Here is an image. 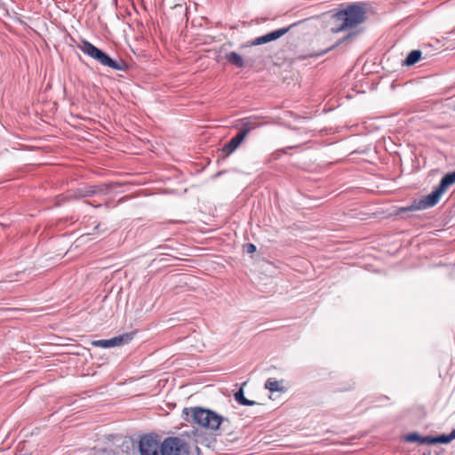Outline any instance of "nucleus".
Instances as JSON below:
<instances>
[{"label": "nucleus", "mask_w": 455, "mask_h": 455, "mask_svg": "<svg viewBox=\"0 0 455 455\" xmlns=\"http://www.w3.org/2000/svg\"><path fill=\"white\" fill-rule=\"evenodd\" d=\"M333 27L331 28L332 33H339L347 29L355 28L365 20V12L363 7L351 4L347 8L334 13L331 16Z\"/></svg>", "instance_id": "nucleus-1"}, {"label": "nucleus", "mask_w": 455, "mask_h": 455, "mask_svg": "<svg viewBox=\"0 0 455 455\" xmlns=\"http://www.w3.org/2000/svg\"><path fill=\"white\" fill-rule=\"evenodd\" d=\"M183 413L188 421L210 430H217L221 424L229 422L228 419L202 407L185 408Z\"/></svg>", "instance_id": "nucleus-2"}, {"label": "nucleus", "mask_w": 455, "mask_h": 455, "mask_svg": "<svg viewBox=\"0 0 455 455\" xmlns=\"http://www.w3.org/2000/svg\"><path fill=\"white\" fill-rule=\"evenodd\" d=\"M77 48L80 49L84 54L97 60L103 66L108 67L115 70L124 71L127 68V64L123 60H116L110 58L106 52L94 46L89 41L82 39L77 44Z\"/></svg>", "instance_id": "nucleus-3"}, {"label": "nucleus", "mask_w": 455, "mask_h": 455, "mask_svg": "<svg viewBox=\"0 0 455 455\" xmlns=\"http://www.w3.org/2000/svg\"><path fill=\"white\" fill-rule=\"evenodd\" d=\"M443 193L444 191L437 187L430 194L415 200L411 205L401 208L400 212H412L431 208L438 204Z\"/></svg>", "instance_id": "nucleus-4"}, {"label": "nucleus", "mask_w": 455, "mask_h": 455, "mask_svg": "<svg viewBox=\"0 0 455 455\" xmlns=\"http://www.w3.org/2000/svg\"><path fill=\"white\" fill-rule=\"evenodd\" d=\"M161 455H189L188 445L179 437H167L161 443Z\"/></svg>", "instance_id": "nucleus-5"}, {"label": "nucleus", "mask_w": 455, "mask_h": 455, "mask_svg": "<svg viewBox=\"0 0 455 455\" xmlns=\"http://www.w3.org/2000/svg\"><path fill=\"white\" fill-rule=\"evenodd\" d=\"M259 58L260 55L257 54L255 51H251L250 54L243 53V56L235 52H230L225 56V59L229 64L239 68L246 66L252 67Z\"/></svg>", "instance_id": "nucleus-6"}, {"label": "nucleus", "mask_w": 455, "mask_h": 455, "mask_svg": "<svg viewBox=\"0 0 455 455\" xmlns=\"http://www.w3.org/2000/svg\"><path fill=\"white\" fill-rule=\"evenodd\" d=\"M140 455H161V443L157 435H147L140 440Z\"/></svg>", "instance_id": "nucleus-7"}, {"label": "nucleus", "mask_w": 455, "mask_h": 455, "mask_svg": "<svg viewBox=\"0 0 455 455\" xmlns=\"http://www.w3.org/2000/svg\"><path fill=\"white\" fill-rule=\"evenodd\" d=\"M295 24H293V26ZM291 27H292V25H291ZM290 28H291V26L287 27V28H282L277 30L267 33L264 36H259V37L255 38L253 41H251L246 44H242L240 46V49L245 50L246 48H249L251 46L260 45V44H264L269 43L271 41L276 40V39L280 38L281 36H283V35H285L290 30Z\"/></svg>", "instance_id": "nucleus-8"}, {"label": "nucleus", "mask_w": 455, "mask_h": 455, "mask_svg": "<svg viewBox=\"0 0 455 455\" xmlns=\"http://www.w3.org/2000/svg\"><path fill=\"white\" fill-rule=\"evenodd\" d=\"M133 338L132 333H124L109 339H98L92 342L94 347L109 348L129 343Z\"/></svg>", "instance_id": "nucleus-9"}, {"label": "nucleus", "mask_w": 455, "mask_h": 455, "mask_svg": "<svg viewBox=\"0 0 455 455\" xmlns=\"http://www.w3.org/2000/svg\"><path fill=\"white\" fill-rule=\"evenodd\" d=\"M260 126V123L258 121V117L256 116H249L239 119L237 124L235 125V128L239 129V135H242V138L244 140L246 136L252 130Z\"/></svg>", "instance_id": "nucleus-10"}, {"label": "nucleus", "mask_w": 455, "mask_h": 455, "mask_svg": "<svg viewBox=\"0 0 455 455\" xmlns=\"http://www.w3.org/2000/svg\"><path fill=\"white\" fill-rule=\"evenodd\" d=\"M243 141V139L242 138V135H239L237 133L228 143H226L224 145L222 150L226 155H230L240 146V144Z\"/></svg>", "instance_id": "nucleus-11"}, {"label": "nucleus", "mask_w": 455, "mask_h": 455, "mask_svg": "<svg viewBox=\"0 0 455 455\" xmlns=\"http://www.w3.org/2000/svg\"><path fill=\"white\" fill-rule=\"evenodd\" d=\"M430 436H421L418 433H411L404 436V440L409 443H418L419 444H429Z\"/></svg>", "instance_id": "nucleus-12"}, {"label": "nucleus", "mask_w": 455, "mask_h": 455, "mask_svg": "<svg viewBox=\"0 0 455 455\" xmlns=\"http://www.w3.org/2000/svg\"><path fill=\"white\" fill-rule=\"evenodd\" d=\"M455 183V171L452 172L446 173L441 180L438 187L442 188L443 191H446L448 188Z\"/></svg>", "instance_id": "nucleus-13"}, {"label": "nucleus", "mask_w": 455, "mask_h": 455, "mask_svg": "<svg viewBox=\"0 0 455 455\" xmlns=\"http://www.w3.org/2000/svg\"><path fill=\"white\" fill-rule=\"evenodd\" d=\"M422 52L419 50L411 51L406 57L403 64L406 66H412L421 59Z\"/></svg>", "instance_id": "nucleus-14"}, {"label": "nucleus", "mask_w": 455, "mask_h": 455, "mask_svg": "<svg viewBox=\"0 0 455 455\" xmlns=\"http://www.w3.org/2000/svg\"><path fill=\"white\" fill-rule=\"evenodd\" d=\"M235 400L242 405L251 406L257 404L255 401H251L244 397L243 387H241L237 392H235Z\"/></svg>", "instance_id": "nucleus-15"}, {"label": "nucleus", "mask_w": 455, "mask_h": 455, "mask_svg": "<svg viewBox=\"0 0 455 455\" xmlns=\"http://www.w3.org/2000/svg\"><path fill=\"white\" fill-rule=\"evenodd\" d=\"M265 387L268 389L270 392H277L283 391V387H282V383L274 379H267L265 383Z\"/></svg>", "instance_id": "nucleus-16"}, {"label": "nucleus", "mask_w": 455, "mask_h": 455, "mask_svg": "<svg viewBox=\"0 0 455 455\" xmlns=\"http://www.w3.org/2000/svg\"><path fill=\"white\" fill-rule=\"evenodd\" d=\"M451 441L449 435H439L435 437L430 436L429 444H436V443H449Z\"/></svg>", "instance_id": "nucleus-17"}, {"label": "nucleus", "mask_w": 455, "mask_h": 455, "mask_svg": "<svg viewBox=\"0 0 455 455\" xmlns=\"http://www.w3.org/2000/svg\"><path fill=\"white\" fill-rule=\"evenodd\" d=\"M94 195H98V191L96 190V188H93V186L84 188L78 192V196L80 197L92 196Z\"/></svg>", "instance_id": "nucleus-18"}, {"label": "nucleus", "mask_w": 455, "mask_h": 455, "mask_svg": "<svg viewBox=\"0 0 455 455\" xmlns=\"http://www.w3.org/2000/svg\"><path fill=\"white\" fill-rule=\"evenodd\" d=\"M93 188H96V190L98 191V194H107L108 193V188L106 184H101L99 186H93Z\"/></svg>", "instance_id": "nucleus-19"}, {"label": "nucleus", "mask_w": 455, "mask_h": 455, "mask_svg": "<svg viewBox=\"0 0 455 455\" xmlns=\"http://www.w3.org/2000/svg\"><path fill=\"white\" fill-rule=\"evenodd\" d=\"M245 248L248 253H253L256 251V246L253 243H246Z\"/></svg>", "instance_id": "nucleus-20"}, {"label": "nucleus", "mask_w": 455, "mask_h": 455, "mask_svg": "<svg viewBox=\"0 0 455 455\" xmlns=\"http://www.w3.org/2000/svg\"><path fill=\"white\" fill-rule=\"evenodd\" d=\"M100 455H116L112 450H103Z\"/></svg>", "instance_id": "nucleus-21"}, {"label": "nucleus", "mask_w": 455, "mask_h": 455, "mask_svg": "<svg viewBox=\"0 0 455 455\" xmlns=\"http://www.w3.org/2000/svg\"><path fill=\"white\" fill-rule=\"evenodd\" d=\"M449 436H450L451 441H452V440H454V439H455V429H453V430L449 434Z\"/></svg>", "instance_id": "nucleus-22"}]
</instances>
